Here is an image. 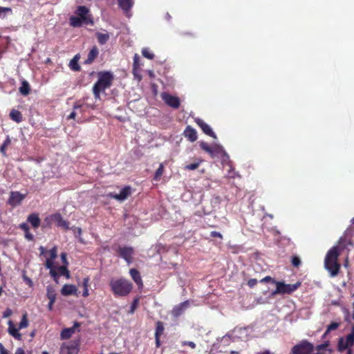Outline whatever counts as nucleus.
Instances as JSON below:
<instances>
[{
    "label": "nucleus",
    "mask_w": 354,
    "mask_h": 354,
    "mask_svg": "<svg viewBox=\"0 0 354 354\" xmlns=\"http://www.w3.org/2000/svg\"><path fill=\"white\" fill-rule=\"evenodd\" d=\"M257 282L256 279H250L248 280L247 284L250 288H253L257 284Z\"/></svg>",
    "instance_id": "nucleus-50"
},
{
    "label": "nucleus",
    "mask_w": 354,
    "mask_h": 354,
    "mask_svg": "<svg viewBox=\"0 0 354 354\" xmlns=\"http://www.w3.org/2000/svg\"><path fill=\"white\" fill-rule=\"evenodd\" d=\"M199 165H200V162L191 163V164L187 165L185 167V169L187 170H195L199 167Z\"/></svg>",
    "instance_id": "nucleus-47"
},
{
    "label": "nucleus",
    "mask_w": 354,
    "mask_h": 354,
    "mask_svg": "<svg viewBox=\"0 0 354 354\" xmlns=\"http://www.w3.org/2000/svg\"><path fill=\"white\" fill-rule=\"evenodd\" d=\"M88 283H89V278L85 277L83 279L82 281V287H83V293L82 296L84 297H87L89 295L88 292Z\"/></svg>",
    "instance_id": "nucleus-33"
},
{
    "label": "nucleus",
    "mask_w": 354,
    "mask_h": 354,
    "mask_svg": "<svg viewBox=\"0 0 354 354\" xmlns=\"http://www.w3.org/2000/svg\"><path fill=\"white\" fill-rule=\"evenodd\" d=\"M19 91L21 95L24 96L28 95L30 92V86L29 83L26 80H24L21 82V85L19 87Z\"/></svg>",
    "instance_id": "nucleus-26"
},
{
    "label": "nucleus",
    "mask_w": 354,
    "mask_h": 354,
    "mask_svg": "<svg viewBox=\"0 0 354 354\" xmlns=\"http://www.w3.org/2000/svg\"><path fill=\"white\" fill-rule=\"evenodd\" d=\"M78 344L74 342L63 343L60 347L59 354H77Z\"/></svg>",
    "instance_id": "nucleus-8"
},
{
    "label": "nucleus",
    "mask_w": 354,
    "mask_h": 354,
    "mask_svg": "<svg viewBox=\"0 0 354 354\" xmlns=\"http://www.w3.org/2000/svg\"><path fill=\"white\" fill-rule=\"evenodd\" d=\"M74 232L75 234V236H80L82 234V229L80 227H74Z\"/></svg>",
    "instance_id": "nucleus-58"
},
{
    "label": "nucleus",
    "mask_w": 354,
    "mask_h": 354,
    "mask_svg": "<svg viewBox=\"0 0 354 354\" xmlns=\"http://www.w3.org/2000/svg\"><path fill=\"white\" fill-rule=\"evenodd\" d=\"M260 282L261 283L271 282L272 283H274L275 285H277V281L275 279H272L270 276H266V277L263 278L262 279L260 280Z\"/></svg>",
    "instance_id": "nucleus-49"
},
{
    "label": "nucleus",
    "mask_w": 354,
    "mask_h": 354,
    "mask_svg": "<svg viewBox=\"0 0 354 354\" xmlns=\"http://www.w3.org/2000/svg\"><path fill=\"white\" fill-rule=\"evenodd\" d=\"M82 104L78 101L75 102L73 104V109H78L82 107Z\"/></svg>",
    "instance_id": "nucleus-60"
},
{
    "label": "nucleus",
    "mask_w": 354,
    "mask_h": 354,
    "mask_svg": "<svg viewBox=\"0 0 354 354\" xmlns=\"http://www.w3.org/2000/svg\"><path fill=\"white\" fill-rule=\"evenodd\" d=\"M80 59L79 55H75V57L71 60L69 63V67L72 71H80L81 69L80 66L78 64V60Z\"/></svg>",
    "instance_id": "nucleus-28"
},
{
    "label": "nucleus",
    "mask_w": 354,
    "mask_h": 354,
    "mask_svg": "<svg viewBox=\"0 0 354 354\" xmlns=\"http://www.w3.org/2000/svg\"><path fill=\"white\" fill-rule=\"evenodd\" d=\"M132 192L133 189L130 186H125L120 190L119 194H109V196L114 199H126L131 196Z\"/></svg>",
    "instance_id": "nucleus-14"
},
{
    "label": "nucleus",
    "mask_w": 354,
    "mask_h": 354,
    "mask_svg": "<svg viewBox=\"0 0 354 354\" xmlns=\"http://www.w3.org/2000/svg\"><path fill=\"white\" fill-rule=\"evenodd\" d=\"M119 255L123 258L128 263L132 262V255L133 250L131 247H120L118 249Z\"/></svg>",
    "instance_id": "nucleus-12"
},
{
    "label": "nucleus",
    "mask_w": 354,
    "mask_h": 354,
    "mask_svg": "<svg viewBox=\"0 0 354 354\" xmlns=\"http://www.w3.org/2000/svg\"><path fill=\"white\" fill-rule=\"evenodd\" d=\"M349 342L354 341V326L352 327L351 332L348 335Z\"/></svg>",
    "instance_id": "nucleus-55"
},
{
    "label": "nucleus",
    "mask_w": 354,
    "mask_h": 354,
    "mask_svg": "<svg viewBox=\"0 0 354 354\" xmlns=\"http://www.w3.org/2000/svg\"><path fill=\"white\" fill-rule=\"evenodd\" d=\"M164 102L170 107L178 109L180 106V100L178 97L164 93L162 94Z\"/></svg>",
    "instance_id": "nucleus-9"
},
{
    "label": "nucleus",
    "mask_w": 354,
    "mask_h": 354,
    "mask_svg": "<svg viewBox=\"0 0 354 354\" xmlns=\"http://www.w3.org/2000/svg\"><path fill=\"white\" fill-rule=\"evenodd\" d=\"M10 118L15 122L19 123L23 120V116L18 110L12 109L10 113Z\"/></svg>",
    "instance_id": "nucleus-29"
},
{
    "label": "nucleus",
    "mask_w": 354,
    "mask_h": 354,
    "mask_svg": "<svg viewBox=\"0 0 354 354\" xmlns=\"http://www.w3.org/2000/svg\"><path fill=\"white\" fill-rule=\"evenodd\" d=\"M301 286L300 281H297L294 284H286L283 281H277L276 289L272 292V295H290L297 290Z\"/></svg>",
    "instance_id": "nucleus-5"
},
{
    "label": "nucleus",
    "mask_w": 354,
    "mask_h": 354,
    "mask_svg": "<svg viewBox=\"0 0 354 354\" xmlns=\"http://www.w3.org/2000/svg\"><path fill=\"white\" fill-rule=\"evenodd\" d=\"M80 324L79 322H75L73 327L64 328L61 332V338L62 339H67L70 338L73 333L75 332V328L79 327Z\"/></svg>",
    "instance_id": "nucleus-15"
},
{
    "label": "nucleus",
    "mask_w": 354,
    "mask_h": 354,
    "mask_svg": "<svg viewBox=\"0 0 354 354\" xmlns=\"http://www.w3.org/2000/svg\"><path fill=\"white\" fill-rule=\"evenodd\" d=\"M129 274L134 281V282L137 284L138 288H142L143 282L140 276L139 271L135 268H131L129 270Z\"/></svg>",
    "instance_id": "nucleus-16"
},
{
    "label": "nucleus",
    "mask_w": 354,
    "mask_h": 354,
    "mask_svg": "<svg viewBox=\"0 0 354 354\" xmlns=\"http://www.w3.org/2000/svg\"><path fill=\"white\" fill-rule=\"evenodd\" d=\"M339 256L338 248L333 246L328 251L324 259L325 268L330 272L332 277H336L339 272L341 266L337 261Z\"/></svg>",
    "instance_id": "nucleus-2"
},
{
    "label": "nucleus",
    "mask_w": 354,
    "mask_h": 354,
    "mask_svg": "<svg viewBox=\"0 0 354 354\" xmlns=\"http://www.w3.org/2000/svg\"><path fill=\"white\" fill-rule=\"evenodd\" d=\"M66 252H62L61 254V259H62V263L64 265H66V266H68V261H67V259H66Z\"/></svg>",
    "instance_id": "nucleus-54"
},
{
    "label": "nucleus",
    "mask_w": 354,
    "mask_h": 354,
    "mask_svg": "<svg viewBox=\"0 0 354 354\" xmlns=\"http://www.w3.org/2000/svg\"><path fill=\"white\" fill-rule=\"evenodd\" d=\"M8 333L15 339L17 340L21 339V334L19 333V328H17L15 327V326L14 325L13 322L11 320L8 322Z\"/></svg>",
    "instance_id": "nucleus-20"
},
{
    "label": "nucleus",
    "mask_w": 354,
    "mask_h": 354,
    "mask_svg": "<svg viewBox=\"0 0 354 354\" xmlns=\"http://www.w3.org/2000/svg\"><path fill=\"white\" fill-rule=\"evenodd\" d=\"M119 7L127 13L133 6V0H118Z\"/></svg>",
    "instance_id": "nucleus-23"
},
{
    "label": "nucleus",
    "mask_w": 354,
    "mask_h": 354,
    "mask_svg": "<svg viewBox=\"0 0 354 354\" xmlns=\"http://www.w3.org/2000/svg\"><path fill=\"white\" fill-rule=\"evenodd\" d=\"M125 225L129 229H132L138 223L137 217L130 215H124Z\"/></svg>",
    "instance_id": "nucleus-25"
},
{
    "label": "nucleus",
    "mask_w": 354,
    "mask_h": 354,
    "mask_svg": "<svg viewBox=\"0 0 354 354\" xmlns=\"http://www.w3.org/2000/svg\"><path fill=\"white\" fill-rule=\"evenodd\" d=\"M329 346V341H326L324 343L317 345L316 350L318 353H321L322 351L325 350Z\"/></svg>",
    "instance_id": "nucleus-43"
},
{
    "label": "nucleus",
    "mask_w": 354,
    "mask_h": 354,
    "mask_svg": "<svg viewBox=\"0 0 354 354\" xmlns=\"http://www.w3.org/2000/svg\"><path fill=\"white\" fill-rule=\"evenodd\" d=\"M314 351V346L307 340H303L295 345L291 349L292 354H311Z\"/></svg>",
    "instance_id": "nucleus-6"
},
{
    "label": "nucleus",
    "mask_w": 354,
    "mask_h": 354,
    "mask_svg": "<svg viewBox=\"0 0 354 354\" xmlns=\"http://www.w3.org/2000/svg\"><path fill=\"white\" fill-rule=\"evenodd\" d=\"M142 55L148 59H153L154 58V55L148 48H143L142 50Z\"/></svg>",
    "instance_id": "nucleus-40"
},
{
    "label": "nucleus",
    "mask_w": 354,
    "mask_h": 354,
    "mask_svg": "<svg viewBox=\"0 0 354 354\" xmlns=\"http://www.w3.org/2000/svg\"><path fill=\"white\" fill-rule=\"evenodd\" d=\"M98 80L93 86L95 98H100V93L104 91L112 85L114 80L113 75L109 71H100L97 73Z\"/></svg>",
    "instance_id": "nucleus-1"
},
{
    "label": "nucleus",
    "mask_w": 354,
    "mask_h": 354,
    "mask_svg": "<svg viewBox=\"0 0 354 354\" xmlns=\"http://www.w3.org/2000/svg\"><path fill=\"white\" fill-rule=\"evenodd\" d=\"M99 54L98 48L96 46H93V48L90 50L88 53V56L86 59L85 60V64H91L93 62L95 58L97 57Z\"/></svg>",
    "instance_id": "nucleus-22"
},
{
    "label": "nucleus",
    "mask_w": 354,
    "mask_h": 354,
    "mask_svg": "<svg viewBox=\"0 0 354 354\" xmlns=\"http://www.w3.org/2000/svg\"><path fill=\"white\" fill-rule=\"evenodd\" d=\"M57 274H58V278L59 276H64L66 279L70 278V272L67 269L66 265H63L61 266H58L55 268Z\"/></svg>",
    "instance_id": "nucleus-27"
},
{
    "label": "nucleus",
    "mask_w": 354,
    "mask_h": 354,
    "mask_svg": "<svg viewBox=\"0 0 354 354\" xmlns=\"http://www.w3.org/2000/svg\"><path fill=\"white\" fill-rule=\"evenodd\" d=\"M20 202H21V201H14V200L9 201V203H10V205H19V204H20Z\"/></svg>",
    "instance_id": "nucleus-62"
},
{
    "label": "nucleus",
    "mask_w": 354,
    "mask_h": 354,
    "mask_svg": "<svg viewBox=\"0 0 354 354\" xmlns=\"http://www.w3.org/2000/svg\"><path fill=\"white\" fill-rule=\"evenodd\" d=\"M195 122L198 127L202 129L203 133L214 139H216L217 136L215 133L212 131V128L205 122V121L201 118H196Z\"/></svg>",
    "instance_id": "nucleus-10"
},
{
    "label": "nucleus",
    "mask_w": 354,
    "mask_h": 354,
    "mask_svg": "<svg viewBox=\"0 0 354 354\" xmlns=\"http://www.w3.org/2000/svg\"><path fill=\"white\" fill-rule=\"evenodd\" d=\"M165 328L163 323L160 321H158L156 322V328L155 332V336H159L160 337L163 332H164Z\"/></svg>",
    "instance_id": "nucleus-36"
},
{
    "label": "nucleus",
    "mask_w": 354,
    "mask_h": 354,
    "mask_svg": "<svg viewBox=\"0 0 354 354\" xmlns=\"http://www.w3.org/2000/svg\"><path fill=\"white\" fill-rule=\"evenodd\" d=\"M27 221L30 223L34 228H38L41 224V220L37 213L30 214L27 218Z\"/></svg>",
    "instance_id": "nucleus-21"
},
{
    "label": "nucleus",
    "mask_w": 354,
    "mask_h": 354,
    "mask_svg": "<svg viewBox=\"0 0 354 354\" xmlns=\"http://www.w3.org/2000/svg\"><path fill=\"white\" fill-rule=\"evenodd\" d=\"M24 196L21 194L19 192H12L9 199H23Z\"/></svg>",
    "instance_id": "nucleus-45"
},
{
    "label": "nucleus",
    "mask_w": 354,
    "mask_h": 354,
    "mask_svg": "<svg viewBox=\"0 0 354 354\" xmlns=\"http://www.w3.org/2000/svg\"><path fill=\"white\" fill-rule=\"evenodd\" d=\"M19 227L22 230L24 231V232L29 231V227H28V224L26 223H23L20 224Z\"/></svg>",
    "instance_id": "nucleus-56"
},
{
    "label": "nucleus",
    "mask_w": 354,
    "mask_h": 354,
    "mask_svg": "<svg viewBox=\"0 0 354 354\" xmlns=\"http://www.w3.org/2000/svg\"><path fill=\"white\" fill-rule=\"evenodd\" d=\"M7 13H12V9L8 7H1L0 6V17L5 18Z\"/></svg>",
    "instance_id": "nucleus-41"
},
{
    "label": "nucleus",
    "mask_w": 354,
    "mask_h": 354,
    "mask_svg": "<svg viewBox=\"0 0 354 354\" xmlns=\"http://www.w3.org/2000/svg\"><path fill=\"white\" fill-rule=\"evenodd\" d=\"M16 354H25V352L23 348H18L16 351Z\"/></svg>",
    "instance_id": "nucleus-64"
},
{
    "label": "nucleus",
    "mask_w": 354,
    "mask_h": 354,
    "mask_svg": "<svg viewBox=\"0 0 354 354\" xmlns=\"http://www.w3.org/2000/svg\"><path fill=\"white\" fill-rule=\"evenodd\" d=\"M77 289L75 286L72 284H65L63 286L61 293L64 296L77 295Z\"/></svg>",
    "instance_id": "nucleus-19"
},
{
    "label": "nucleus",
    "mask_w": 354,
    "mask_h": 354,
    "mask_svg": "<svg viewBox=\"0 0 354 354\" xmlns=\"http://www.w3.org/2000/svg\"><path fill=\"white\" fill-rule=\"evenodd\" d=\"M89 10L84 6H80L75 10V14L84 20L85 24H93V20L90 15H88Z\"/></svg>",
    "instance_id": "nucleus-7"
},
{
    "label": "nucleus",
    "mask_w": 354,
    "mask_h": 354,
    "mask_svg": "<svg viewBox=\"0 0 354 354\" xmlns=\"http://www.w3.org/2000/svg\"><path fill=\"white\" fill-rule=\"evenodd\" d=\"M183 135L192 142L196 141L198 138L196 131L191 126L185 128Z\"/></svg>",
    "instance_id": "nucleus-18"
},
{
    "label": "nucleus",
    "mask_w": 354,
    "mask_h": 354,
    "mask_svg": "<svg viewBox=\"0 0 354 354\" xmlns=\"http://www.w3.org/2000/svg\"><path fill=\"white\" fill-rule=\"evenodd\" d=\"M160 337H159V336H155L156 344L157 347H159L160 346Z\"/></svg>",
    "instance_id": "nucleus-63"
},
{
    "label": "nucleus",
    "mask_w": 354,
    "mask_h": 354,
    "mask_svg": "<svg viewBox=\"0 0 354 354\" xmlns=\"http://www.w3.org/2000/svg\"><path fill=\"white\" fill-rule=\"evenodd\" d=\"M164 171V166L162 164H160L159 165V167L157 169V170L155 172L153 179L154 180H159L160 179V177L162 176Z\"/></svg>",
    "instance_id": "nucleus-37"
},
{
    "label": "nucleus",
    "mask_w": 354,
    "mask_h": 354,
    "mask_svg": "<svg viewBox=\"0 0 354 354\" xmlns=\"http://www.w3.org/2000/svg\"><path fill=\"white\" fill-rule=\"evenodd\" d=\"M182 344L183 346H188L191 347L192 348H195L196 346V344L194 342H191V341L183 342Z\"/></svg>",
    "instance_id": "nucleus-51"
},
{
    "label": "nucleus",
    "mask_w": 354,
    "mask_h": 354,
    "mask_svg": "<svg viewBox=\"0 0 354 354\" xmlns=\"http://www.w3.org/2000/svg\"><path fill=\"white\" fill-rule=\"evenodd\" d=\"M109 286L115 297L127 296L133 288L132 283L124 278L111 279Z\"/></svg>",
    "instance_id": "nucleus-3"
},
{
    "label": "nucleus",
    "mask_w": 354,
    "mask_h": 354,
    "mask_svg": "<svg viewBox=\"0 0 354 354\" xmlns=\"http://www.w3.org/2000/svg\"><path fill=\"white\" fill-rule=\"evenodd\" d=\"M199 145L201 148L205 152L208 153L212 158L222 156L223 161L229 159V156L227 154L223 147L221 145H214L213 146H209L208 143L204 141L200 142Z\"/></svg>",
    "instance_id": "nucleus-4"
},
{
    "label": "nucleus",
    "mask_w": 354,
    "mask_h": 354,
    "mask_svg": "<svg viewBox=\"0 0 354 354\" xmlns=\"http://www.w3.org/2000/svg\"><path fill=\"white\" fill-rule=\"evenodd\" d=\"M12 314V311L10 308H7L3 313V317L7 318L11 316Z\"/></svg>",
    "instance_id": "nucleus-52"
},
{
    "label": "nucleus",
    "mask_w": 354,
    "mask_h": 354,
    "mask_svg": "<svg viewBox=\"0 0 354 354\" xmlns=\"http://www.w3.org/2000/svg\"><path fill=\"white\" fill-rule=\"evenodd\" d=\"M28 326V321L27 319V314L23 315L21 320L19 324V329L25 328Z\"/></svg>",
    "instance_id": "nucleus-38"
},
{
    "label": "nucleus",
    "mask_w": 354,
    "mask_h": 354,
    "mask_svg": "<svg viewBox=\"0 0 354 354\" xmlns=\"http://www.w3.org/2000/svg\"><path fill=\"white\" fill-rule=\"evenodd\" d=\"M57 248L55 246L52 249H50L49 251L50 259L52 260H55L57 256Z\"/></svg>",
    "instance_id": "nucleus-48"
},
{
    "label": "nucleus",
    "mask_w": 354,
    "mask_h": 354,
    "mask_svg": "<svg viewBox=\"0 0 354 354\" xmlns=\"http://www.w3.org/2000/svg\"><path fill=\"white\" fill-rule=\"evenodd\" d=\"M189 306V301L188 300L176 305L171 310L172 316L176 318L180 317L188 308Z\"/></svg>",
    "instance_id": "nucleus-11"
},
{
    "label": "nucleus",
    "mask_w": 354,
    "mask_h": 354,
    "mask_svg": "<svg viewBox=\"0 0 354 354\" xmlns=\"http://www.w3.org/2000/svg\"><path fill=\"white\" fill-rule=\"evenodd\" d=\"M11 144V140L10 137L8 136L6 140L3 141L2 145L0 147V152L3 155H6V149L7 147Z\"/></svg>",
    "instance_id": "nucleus-34"
},
{
    "label": "nucleus",
    "mask_w": 354,
    "mask_h": 354,
    "mask_svg": "<svg viewBox=\"0 0 354 354\" xmlns=\"http://www.w3.org/2000/svg\"><path fill=\"white\" fill-rule=\"evenodd\" d=\"M210 236H211L212 237H214H214H218V238H220V239H223V236H222V234H221L220 232H216V231H212V232H211V233H210Z\"/></svg>",
    "instance_id": "nucleus-53"
},
{
    "label": "nucleus",
    "mask_w": 354,
    "mask_h": 354,
    "mask_svg": "<svg viewBox=\"0 0 354 354\" xmlns=\"http://www.w3.org/2000/svg\"><path fill=\"white\" fill-rule=\"evenodd\" d=\"M70 25L73 27H80L82 24H84V20L80 17L71 16L69 19Z\"/></svg>",
    "instance_id": "nucleus-30"
},
{
    "label": "nucleus",
    "mask_w": 354,
    "mask_h": 354,
    "mask_svg": "<svg viewBox=\"0 0 354 354\" xmlns=\"http://www.w3.org/2000/svg\"><path fill=\"white\" fill-rule=\"evenodd\" d=\"M354 344V341L349 342L348 339V335L346 338L340 337L338 341L337 349L339 351H343L346 348H350Z\"/></svg>",
    "instance_id": "nucleus-17"
},
{
    "label": "nucleus",
    "mask_w": 354,
    "mask_h": 354,
    "mask_svg": "<svg viewBox=\"0 0 354 354\" xmlns=\"http://www.w3.org/2000/svg\"><path fill=\"white\" fill-rule=\"evenodd\" d=\"M137 304H138V299H134V301H133V304L131 305V312L133 313L135 310V308H136V306H137Z\"/></svg>",
    "instance_id": "nucleus-59"
},
{
    "label": "nucleus",
    "mask_w": 354,
    "mask_h": 354,
    "mask_svg": "<svg viewBox=\"0 0 354 354\" xmlns=\"http://www.w3.org/2000/svg\"><path fill=\"white\" fill-rule=\"evenodd\" d=\"M53 224L58 227H62L65 230H69L68 222L65 221L61 214L55 213L53 214Z\"/></svg>",
    "instance_id": "nucleus-13"
},
{
    "label": "nucleus",
    "mask_w": 354,
    "mask_h": 354,
    "mask_svg": "<svg viewBox=\"0 0 354 354\" xmlns=\"http://www.w3.org/2000/svg\"><path fill=\"white\" fill-rule=\"evenodd\" d=\"M22 278H23V280L24 281V282L30 287V288H32L33 286H34V283H33V281H32V279L30 278H29L26 274V271L24 270L23 271V273H22Z\"/></svg>",
    "instance_id": "nucleus-39"
},
{
    "label": "nucleus",
    "mask_w": 354,
    "mask_h": 354,
    "mask_svg": "<svg viewBox=\"0 0 354 354\" xmlns=\"http://www.w3.org/2000/svg\"><path fill=\"white\" fill-rule=\"evenodd\" d=\"M339 326V323L337 322H332L330 323L328 326L327 329L326 330V333H328L331 330H336Z\"/></svg>",
    "instance_id": "nucleus-44"
},
{
    "label": "nucleus",
    "mask_w": 354,
    "mask_h": 354,
    "mask_svg": "<svg viewBox=\"0 0 354 354\" xmlns=\"http://www.w3.org/2000/svg\"><path fill=\"white\" fill-rule=\"evenodd\" d=\"M53 224V214L46 216L41 224L42 229L50 228Z\"/></svg>",
    "instance_id": "nucleus-31"
},
{
    "label": "nucleus",
    "mask_w": 354,
    "mask_h": 354,
    "mask_svg": "<svg viewBox=\"0 0 354 354\" xmlns=\"http://www.w3.org/2000/svg\"><path fill=\"white\" fill-rule=\"evenodd\" d=\"M46 266L47 268L50 269V274L53 278V279L57 282L58 280V274L55 270V268L53 266V260L50 259H48L46 261Z\"/></svg>",
    "instance_id": "nucleus-24"
},
{
    "label": "nucleus",
    "mask_w": 354,
    "mask_h": 354,
    "mask_svg": "<svg viewBox=\"0 0 354 354\" xmlns=\"http://www.w3.org/2000/svg\"><path fill=\"white\" fill-rule=\"evenodd\" d=\"M0 354H8L7 351L5 349L1 343H0Z\"/></svg>",
    "instance_id": "nucleus-61"
},
{
    "label": "nucleus",
    "mask_w": 354,
    "mask_h": 354,
    "mask_svg": "<svg viewBox=\"0 0 354 354\" xmlns=\"http://www.w3.org/2000/svg\"><path fill=\"white\" fill-rule=\"evenodd\" d=\"M25 237L26 239L29 241H32L34 239L33 235L30 232V231L25 232Z\"/></svg>",
    "instance_id": "nucleus-57"
},
{
    "label": "nucleus",
    "mask_w": 354,
    "mask_h": 354,
    "mask_svg": "<svg viewBox=\"0 0 354 354\" xmlns=\"http://www.w3.org/2000/svg\"><path fill=\"white\" fill-rule=\"evenodd\" d=\"M133 71H136L140 66V58L138 55L136 54L133 57Z\"/></svg>",
    "instance_id": "nucleus-46"
},
{
    "label": "nucleus",
    "mask_w": 354,
    "mask_h": 354,
    "mask_svg": "<svg viewBox=\"0 0 354 354\" xmlns=\"http://www.w3.org/2000/svg\"><path fill=\"white\" fill-rule=\"evenodd\" d=\"M96 37H97L99 44H100L102 45L106 44L108 41V40L109 39V35L107 33L104 34V33L97 32V33H96Z\"/></svg>",
    "instance_id": "nucleus-32"
},
{
    "label": "nucleus",
    "mask_w": 354,
    "mask_h": 354,
    "mask_svg": "<svg viewBox=\"0 0 354 354\" xmlns=\"http://www.w3.org/2000/svg\"><path fill=\"white\" fill-rule=\"evenodd\" d=\"M291 263L294 267L298 268L301 266V262L298 256H292L291 259Z\"/></svg>",
    "instance_id": "nucleus-42"
},
{
    "label": "nucleus",
    "mask_w": 354,
    "mask_h": 354,
    "mask_svg": "<svg viewBox=\"0 0 354 354\" xmlns=\"http://www.w3.org/2000/svg\"><path fill=\"white\" fill-rule=\"evenodd\" d=\"M47 293L46 296L49 300L55 301L56 300V292L55 289L51 286L47 287Z\"/></svg>",
    "instance_id": "nucleus-35"
}]
</instances>
